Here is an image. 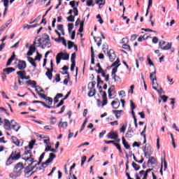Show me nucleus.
Returning <instances> with one entry per match:
<instances>
[{"mask_svg": "<svg viewBox=\"0 0 179 179\" xmlns=\"http://www.w3.org/2000/svg\"><path fill=\"white\" fill-rule=\"evenodd\" d=\"M29 156L31 157H25V158H24V160H25V162H28V166H30V168L31 169L32 171H34V173L35 171H37L38 170L41 171V169H40V168L41 166H40L38 168V166H40V162L34 160V159H33L31 157V154L29 155Z\"/></svg>", "mask_w": 179, "mask_h": 179, "instance_id": "nucleus-1", "label": "nucleus"}, {"mask_svg": "<svg viewBox=\"0 0 179 179\" xmlns=\"http://www.w3.org/2000/svg\"><path fill=\"white\" fill-rule=\"evenodd\" d=\"M55 157H57V155H55L54 153H50L49 155V158L45 161V162L41 164V167L39 168V169L41 170L42 172L45 171V168L48 167L50 163H51V162H52Z\"/></svg>", "mask_w": 179, "mask_h": 179, "instance_id": "nucleus-2", "label": "nucleus"}, {"mask_svg": "<svg viewBox=\"0 0 179 179\" xmlns=\"http://www.w3.org/2000/svg\"><path fill=\"white\" fill-rule=\"evenodd\" d=\"M68 61L69 59V54L66 52H59L56 55V63L58 65L61 63V60Z\"/></svg>", "mask_w": 179, "mask_h": 179, "instance_id": "nucleus-3", "label": "nucleus"}, {"mask_svg": "<svg viewBox=\"0 0 179 179\" xmlns=\"http://www.w3.org/2000/svg\"><path fill=\"white\" fill-rule=\"evenodd\" d=\"M23 169H24L23 164L19 162L15 166L13 171L14 173H17L18 176H22Z\"/></svg>", "mask_w": 179, "mask_h": 179, "instance_id": "nucleus-4", "label": "nucleus"}, {"mask_svg": "<svg viewBox=\"0 0 179 179\" xmlns=\"http://www.w3.org/2000/svg\"><path fill=\"white\" fill-rule=\"evenodd\" d=\"M166 44V41H161L159 43V48L161 50H163L164 51H167V50H170L171 48V43H168L165 46H163Z\"/></svg>", "mask_w": 179, "mask_h": 179, "instance_id": "nucleus-5", "label": "nucleus"}, {"mask_svg": "<svg viewBox=\"0 0 179 179\" xmlns=\"http://www.w3.org/2000/svg\"><path fill=\"white\" fill-rule=\"evenodd\" d=\"M51 47V41L48 35L45 36V39L43 41L42 48H50Z\"/></svg>", "mask_w": 179, "mask_h": 179, "instance_id": "nucleus-6", "label": "nucleus"}, {"mask_svg": "<svg viewBox=\"0 0 179 179\" xmlns=\"http://www.w3.org/2000/svg\"><path fill=\"white\" fill-rule=\"evenodd\" d=\"M24 177L25 178H29L31 176H32L34 173V171L30 168V166H27L24 170Z\"/></svg>", "mask_w": 179, "mask_h": 179, "instance_id": "nucleus-7", "label": "nucleus"}, {"mask_svg": "<svg viewBox=\"0 0 179 179\" xmlns=\"http://www.w3.org/2000/svg\"><path fill=\"white\" fill-rule=\"evenodd\" d=\"M112 66H115L112 70V75H111V76H113L116 75L115 73H117L118 66H120V60L117 59L115 62L113 63Z\"/></svg>", "mask_w": 179, "mask_h": 179, "instance_id": "nucleus-8", "label": "nucleus"}, {"mask_svg": "<svg viewBox=\"0 0 179 179\" xmlns=\"http://www.w3.org/2000/svg\"><path fill=\"white\" fill-rule=\"evenodd\" d=\"M107 55L111 62H113L115 58H117V56L115 55V52L113 50H107Z\"/></svg>", "mask_w": 179, "mask_h": 179, "instance_id": "nucleus-9", "label": "nucleus"}, {"mask_svg": "<svg viewBox=\"0 0 179 179\" xmlns=\"http://www.w3.org/2000/svg\"><path fill=\"white\" fill-rule=\"evenodd\" d=\"M11 128L14 129L15 132H19V130L20 129L21 127L19 123L16 122L15 120H11Z\"/></svg>", "mask_w": 179, "mask_h": 179, "instance_id": "nucleus-10", "label": "nucleus"}, {"mask_svg": "<svg viewBox=\"0 0 179 179\" xmlns=\"http://www.w3.org/2000/svg\"><path fill=\"white\" fill-rule=\"evenodd\" d=\"M108 139H117L118 138V132L111 130L107 135Z\"/></svg>", "mask_w": 179, "mask_h": 179, "instance_id": "nucleus-11", "label": "nucleus"}, {"mask_svg": "<svg viewBox=\"0 0 179 179\" xmlns=\"http://www.w3.org/2000/svg\"><path fill=\"white\" fill-rule=\"evenodd\" d=\"M162 164H161V169H160V174L161 176H163V166H164V171H166V169H167V162H166V157H164V162L163 158L161 159Z\"/></svg>", "mask_w": 179, "mask_h": 179, "instance_id": "nucleus-12", "label": "nucleus"}, {"mask_svg": "<svg viewBox=\"0 0 179 179\" xmlns=\"http://www.w3.org/2000/svg\"><path fill=\"white\" fill-rule=\"evenodd\" d=\"M12 122H10L8 119H4V124L3 127L5 129H7V131H10L12 129Z\"/></svg>", "mask_w": 179, "mask_h": 179, "instance_id": "nucleus-13", "label": "nucleus"}, {"mask_svg": "<svg viewBox=\"0 0 179 179\" xmlns=\"http://www.w3.org/2000/svg\"><path fill=\"white\" fill-rule=\"evenodd\" d=\"M27 66V65L26 64V62H24V61H20L17 64V68H18V69H20V71L26 69Z\"/></svg>", "mask_w": 179, "mask_h": 179, "instance_id": "nucleus-14", "label": "nucleus"}, {"mask_svg": "<svg viewBox=\"0 0 179 179\" xmlns=\"http://www.w3.org/2000/svg\"><path fill=\"white\" fill-rule=\"evenodd\" d=\"M11 160H19L20 159V152H14L10 155Z\"/></svg>", "mask_w": 179, "mask_h": 179, "instance_id": "nucleus-15", "label": "nucleus"}, {"mask_svg": "<svg viewBox=\"0 0 179 179\" xmlns=\"http://www.w3.org/2000/svg\"><path fill=\"white\" fill-rule=\"evenodd\" d=\"M120 104H121V103L120 102V101L118 99L113 101L111 103V106H112L113 108H115V110L120 108Z\"/></svg>", "mask_w": 179, "mask_h": 179, "instance_id": "nucleus-16", "label": "nucleus"}, {"mask_svg": "<svg viewBox=\"0 0 179 179\" xmlns=\"http://www.w3.org/2000/svg\"><path fill=\"white\" fill-rule=\"evenodd\" d=\"M11 22H12V20H10L8 22H6L5 24L2 25L0 27V35L2 34L3 31H5V29H6V27H8V26H9V24H10Z\"/></svg>", "mask_w": 179, "mask_h": 179, "instance_id": "nucleus-17", "label": "nucleus"}, {"mask_svg": "<svg viewBox=\"0 0 179 179\" xmlns=\"http://www.w3.org/2000/svg\"><path fill=\"white\" fill-rule=\"evenodd\" d=\"M68 127V122H62V119H61L60 122L58 124L59 128H62L63 129H66Z\"/></svg>", "mask_w": 179, "mask_h": 179, "instance_id": "nucleus-18", "label": "nucleus"}, {"mask_svg": "<svg viewBox=\"0 0 179 179\" xmlns=\"http://www.w3.org/2000/svg\"><path fill=\"white\" fill-rule=\"evenodd\" d=\"M55 41H57V43H61V41H62V44L64 45V47H66L67 44H66V41H65V38L62 37L61 35L59 36V38H56L55 39Z\"/></svg>", "mask_w": 179, "mask_h": 179, "instance_id": "nucleus-19", "label": "nucleus"}, {"mask_svg": "<svg viewBox=\"0 0 179 179\" xmlns=\"http://www.w3.org/2000/svg\"><path fill=\"white\" fill-rule=\"evenodd\" d=\"M150 171H152V169H147L146 171H141L139 172V174L141 176H143V178H148V173H150Z\"/></svg>", "mask_w": 179, "mask_h": 179, "instance_id": "nucleus-20", "label": "nucleus"}, {"mask_svg": "<svg viewBox=\"0 0 179 179\" xmlns=\"http://www.w3.org/2000/svg\"><path fill=\"white\" fill-rule=\"evenodd\" d=\"M73 12L74 16H78L79 15V10H78V8H73V10H69L68 15L72 16V13Z\"/></svg>", "mask_w": 179, "mask_h": 179, "instance_id": "nucleus-21", "label": "nucleus"}, {"mask_svg": "<svg viewBox=\"0 0 179 179\" xmlns=\"http://www.w3.org/2000/svg\"><path fill=\"white\" fill-rule=\"evenodd\" d=\"M27 59L29 62L34 66V68H36L37 64H36V59H33V57H28Z\"/></svg>", "mask_w": 179, "mask_h": 179, "instance_id": "nucleus-22", "label": "nucleus"}, {"mask_svg": "<svg viewBox=\"0 0 179 179\" xmlns=\"http://www.w3.org/2000/svg\"><path fill=\"white\" fill-rule=\"evenodd\" d=\"M3 72H6V73H7V75H9V73H12V72H15V68L13 67H8L4 69Z\"/></svg>", "mask_w": 179, "mask_h": 179, "instance_id": "nucleus-23", "label": "nucleus"}, {"mask_svg": "<svg viewBox=\"0 0 179 179\" xmlns=\"http://www.w3.org/2000/svg\"><path fill=\"white\" fill-rule=\"evenodd\" d=\"M122 141L125 149H127V150L131 149V145L128 144V142H127V140H125V138L122 137Z\"/></svg>", "mask_w": 179, "mask_h": 179, "instance_id": "nucleus-24", "label": "nucleus"}, {"mask_svg": "<svg viewBox=\"0 0 179 179\" xmlns=\"http://www.w3.org/2000/svg\"><path fill=\"white\" fill-rule=\"evenodd\" d=\"M45 75L46 76H48V79L51 80V79H52V70L47 69V72Z\"/></svg>", "mask_w": 179, "mask_h": 179, "instance_id": "nucleus-25", "label": "nucleus"}, {"mask_svg": "<svg viewBox=\"0 0 179 179\" xmlns=\"http://www.w3.org/2000/svg\"><path fill=\"white\" fill-rule=\"evenodd\" d=\"M11 139L14 145H16L17 146H19L20 145V141H19V139H17V138H16L15 136H12Z\"/></svg>", "mask_w": 179, "mask_h": 179, "instance_id": "nucleus-26", "label": "nucleus"}, {"mask_svg": "<svg viewBox=\"0 0 179 179\" xmlns=\"http://www.w3.org/2000/svg\"><path fill=\"white\" fill-rule=\"evenodd\" d=\"M150 80H155L157 82V78H156V69H155V71L150 74Z\"/></svg>", "mask_w": 179, "mask_h": 179, "instance_id": "nucleus-27", "label": "nucleus"}, {"mask_svg": "<svg viewBox=\"0 0 179 179\" xmlns=\"http://www.w3.org/2000/svg\"><path fill=\"white\" fill-rule=\"evenodd\" d=\"M96 68L97 69H96V71L97 73H101L102 75V73H104V71H103V69H101V66H100V63L96 64Z\"/></svg>", "mask_w": 179, "mask_h": 179, "instance_id": "nucleus-28", "label": "nucleus"}, {"mask_svg": "<svg viewBox=\"0 0 179 179\" xmlns=\"http://www.w3.org/2000/svg\"><path fill=\"white\" fill-rule=\"evenodd\" d=\"M112 113L115 114L116 118H120V115L122 114L123 111L120 110H112Z\"/></svg>", "mask_w": 179, "mask_h": 179, "instance_id": "nucleus-29", "label": "nucleus"}, {"mask_svg": "<svg viewBox=\"0 0 179 179\" xmlns=\"http://www.w3.org/2000/svg\"><path fill=\"white\" fill-rule=\"evenodd\" d=\"M17 75L19 76L18 78H20V79H22V78H24L25 75H26V71H20L17 72Z\"/></svg>", "mask_w": 179, "mask_h": 179, "instance_id": "nucleus-30", "label": "nucleus"}, {"mask_svg": "<svg viewBox=\"0 0 179 179\" xmlns=\"http://www.w3.org/2000/svg\"><path fill=\"white\" fill-rule=\"evenodd\" d=\"M94 40L95 43H96V45L98 47H100V45H101V38L100 37L96 38V36H94Z\"/></svg>", "mask_w": 179, "mask_h": 179, "instance_id": "nucleus-31", "label": "nucleus"}, {"mask_svg": "<svg viewBox=\"0 0 179 179\" xmlns=\"http://www.w3.org/2000/svg\"><path fill=\"white\" fill-rule=\"evenodd\" d=\"M112 79H113L115 83H120L121 82V78L117 75L112 76Z\"/></svg>", "mask_w": 179, "mask_h": 179, "instance_id": "nucleus-32", "label": "nucleus"}, {"mask_svg": "<svg viewBox=\"0 0 179 179\" xmlns=\"http://www.w3.org/2000/svg\"><path fill=\"white\" fill-rule=\"evenodd\" d=\"M94 94H96V89L92 87L90 90V92L88 93V96H89V97H93V96H94Z\"/></svg>", "mask_w": 179, "mask_h": 179, "instance_id": "nucleus-33", "label": "nucleus"}, {"mask_svg": "<svg viewBox=\"0 0 179 179\" xmlns=\"http://www.w3.org/2000/svg\"><path fill=\"white\" fill-rule=\"evenodd\" d=\"M27 85H29L31 86L34 88L37 87V86H36V81H34V80H28V81H27Z\"/></svg>", "mask_w": 179, "mask_h": 179, "instance_id": "nucleus-34", "label": "nucleus"}, {"mask_svg": "<svg viewBox=\"0 0 179 179\" xmlns=\"http://www.w3.org/2000/svg\"><path fill=\"white\" fill-rule=\"evenodd\" d=\"M9 177L10 178L16 179L17 177H20V175H18L17 173H15V171H13V173H10Z\"/></svg>", "mask_w": 179, "mask_h": 179, "instance_id": "nucleus-35", "label": "nucleus"}, {"mask_svg": "<svg viewBox=\"0 0 179 179\" xmlns=\"http://www.w3.org/2000/svg\"><path fill=\"white\" fill-rule=\"evenodd\" d=\"M152 85V89L154 90H157V87H159V84H157V82L156 80H151Z\"/></svg>", "mask_w": 179, "mask_h": 179, "instance_id": "nucleus-36", "label": "nucleus"}, {"mask_svg": "<svg viewBox=\"0 0 179 179\" xmlns=\"http://www.w3.org/2000/svg\"><path fill=\"white\" fill-rule=\"evenodd\" d=\"M75 47V49L76 50L78 48V47L76 45H75V44L73 43V42L69 41L68 42V48L69 50H71V48H72V47Z\"/></svg>", "mask_w": 179, "mask_h": 179, "instance_id": "nucleus-37", "label": "nucleus"}, {"mask_svg": "<svg viewBox=\"0 0 179 179\" xmlns=\"http://www.w3.org/2000/svg\"><path fill=\"white\" fill-rule=\"evenodd\" d=\"M131 165H132V167L134 169V170H136V171L141 169V166L135 162H132Z\"/></svg>", "mask_w": 179, "mask_h": 179, "instance_id": "nucleus-38", "label": "nucleus"}, {"mask_svg": "<svg viewBox=\"0 0 179 179\" xmlns=\"http://www.w3.org/2000/svg\"><path fill=\"white\" fill-rule=\"evenodd\" d=\"M69 5H71V8H73H73H76V7H75L76 5L77 6H79V3L76 2L75 1H71L69 2Z\"/></svg>", "mask_w": 179, "mask_h": 179, "instance_id": "nucleus-39", "label": "nucleus"}, {"mask_svg": "<svg viewBox=\"0 0 179 179\" xmlns=\"http://www.w3.org/2000/svg\"><path fill=\"white\" fill-rule=\"evenodd\" d=\"M96 4L99 5V8H101V5H105L106 1L104 0H96L95 2Z\"/></svg>", "mask_w": 179, "mask_h": 179, "instance_id": "nucleus-40", "label": "nucleus"}, {"mask_svg": "<svg viewBox=\"0 0 179 179\" xmlns=\"http://www.w3.org/2000/svg\"><path fill=\"white\" fill-rule=\"evenodd\" d=\"M36 91L37 92L39 97H41V99H43V100H45L47 99V96H45V94L40 93V92H38L37 89H36Z\"/></svg>", "mask_w": 179, "mask_h": 179, "instance_id": "nucleus-41", "label": "nucleus"}, {"mask_svg": "<svg viewBox=\"0 0 179 179\" xmlns=\"http://www.w3.org/2000/svg\"><path fill=\"white\" fill-rule=\"evenodd\" d=\"M34 45L36 47H40L41 45V38H38V40L34 42Z\"/></svg>", "mask_w": 179, "mask_h": 179, "instance_id": "nucleus-42", "label": "nucleus"}, {"mask_svg": "<svg viewBox=\"0 0 179 179\" xmlns=\"http://www.w3.org/2000/svg\"><path fill=\"white\" fill-rule=\"evenodd\" d=\"M148 163H150V164H156V159L155 157H151L148 160Z\"/></svg>", "mask_w": 179, "mask_h": 179, "instance_id": "nucleus-43", "label": "nucleus"}, {"mask_svg": "<svg viewBox=\"0 0 179 179\" xmlns=\"http://www.w3.org/2000/svg\"><path fill=\"white\" fill-rule=\"evenodd\" d=\"M37 55L35 57V61H41V57H43L39 52L38 51L36 52Z\"/></svg>", "mask_w": 179, "mask_h": 179, "instance_id": "nucleus-44", "label": "nucleus"}, {"mask_svg": "<svg viewBox=\"0 0 179 179\" xmlns=\"http://www.w3.org/2000/svg\"><path fill=\"white\" fill-rule=\"evenodd\" d=\"M50 124L52 125H55V124H57V119H56V117H50Z\"/></svg>", "mask_w": 179, "mask_h": 179, "instance_id": "nucleus-45", "label": "nucleus"}, {"mask_svg": "<svg viewBox=\"0 0 179 179\" xmlns=\"http://www.w3.org/2000/svg\"><path fill=\"white\" fill-rule=\"evenodd\" d=\"M125 131H127V125H122V127L120 129V132L121 134H124Z\"/></svg>", "mask_w": 179, "mask_h": 179, "instance_id": "nucleus-46", "label": "nucleus"}, {"mask_svg": "<svg viewBox=\"0 0 179 179\" xmlns=\"http://www.w3.org/2000/svg\"><path fill=\"white\" fill-rule=\"evenodd\" d=\"M45 101L49 106H51V104H52V98L47 96Z\"/></svg>", "mask_w": 179, "mask_h": 179, "instance_id": "nucleus-47", "label": "nucleus"}, {"mask_svg": "<svg viewBox=\"0 0 179 179\" xmlns=\"http://www.w3.org/2000/svg\"><path fill=\"white\" fill-rule=\"evenodd\" d=\"M114 145L116 146L117 150H119L120 153H122V150L121 149V145L117 143H114Z\"/></svg>", "mask_w": 179, "mask_h": 179, "instance_id": "nucleus-48", "label": "nucleus"}, {"mask_svg": "<svg viewBox=\"0 0 179 179\" xmlns=\"http://www.w3.org/2000/svg\"><path fill=\"white\" fill-rule=\"evenodd\" d=\"M148 64L150 66H153L155 69H156V67L155 66V64H153V62H152V59H150V57H148Z\"/></svg>", "mask_w": 179, "mask_h": 179, "instance_id": "nucleus-49", "label": "nucleus"}, {"mask_svg": "<svg viewBox=\"0 0 179 179\" xmlns=\"http://www.w3.org/2000/svg\"><path fill=\"white\" fill-rule=\"evenodd\" d=\"M96 19H98V22H99L100 24H103V19H101V16L100 15V14H98L96 15Z\"/></svg>", "mask_w": 179, "mask_h": 179, "instance_id": "nucleus-50", "label": "nucleus"}, {"mask_svg": "<svg viewBox=\"0 0 179 179\" xmlns=\"http://www.w3.org/2000/svg\"><path fill=\"white\" fill-rule=\"evenodd\" d=\"M159 94H163V88L160 86L157 87V90H155Z\"/></svg>", "mask_w": 179, "mask_h": 179, "instance_id": "nucleus-51", "label": "nucleus"}, {"mask_svg": "<svg viewBox=\"0 0 179 179\" xmlns=\"http://www.w3.org/2000/svg\"><path fill=\"white\" fill-rule=\"evenodd\" d=\"M68 22H75V17L73 15H70L67 17Z\"/></svg>", "mask_w": 179, "mask_h": 179, "instance_id": "nucleus-52", "label": "nucleus"}, {"mask_svg": "<svg viewBox=\"0 0 179 179\" xmlns=\"http://www.w3.org/2000/svg\"><path fill=\"white\" fill-rule=\"evenodd\" d=\"M68 27H69V33H71L73 29V24L72 23H69L68 24Z\"/></svg>", "mask_w": 179, "mask_h": 179, "instance_id": "nucleus-53", "label": "nucleus"}, {"mask_svg": "<svg viewBox=\"0 0 179 179\" xmlns=\"http://www.w3.org/2000/svg\"><path fill=\"white\" fill-rule=\"evenodd\" d=\"M87 6H94V4L93 3V0L87 1Z\"/></svg>", "mask_w": 179, "mask_h": 179, "instance_id": "nucleus-54", "label": "nucleus"}, {"mask_svg": "<svg viewBox=\"0 0 179 179\" xmlns=\"http://www.w3.org/2000/svg\"><path fill=\"white\" fill-rule=\"evenodd\" d=\"M101 76H103V78H104L106 82H108V79H109L108 75H106V73H103L101 74Z\"/></svg>", "mask_w": 179, "mask_h": 179, "instance_id": "nucleus-55", "label": "nucleus"}, {"mask_svg": "<svg viewBox=\"0 0 179 179\" xmlns=\"http://www.w3.org/2000/svg\"><path fill=\"white\" fill-rule=\"evenodd\" d=\"M130 107L131 110H135V108H136V106H135V103H134V101H132V100H130Z\"/></svg>", "mask_w": 179, "mask_h": 179, "instance_id": "nucleus-56", "label": "nucleus"}, {"mask_svg": "<svg viewBox=\"0 0 179 179\" xmlns=\"http://www.w3.org/2000/svg\"><path fill=\"white\" fill-rule=\"evenodd\" d=\"M166 79L170 83L169 85H174V81H173V78H170V76H167Z\"/></svg>", "mask_w": 179, "mask_h": 179, "instance_id": "nucleus-57", "label": "nucleus"}, {"mask_svg": "<svg viewBox=\"0 0 179 179\" xmlns=\"http://www.w3.org/2000/svg\"><path fill=\"white\" fill-rule=\"evenodd\" d=\"M23 29H24V30H26V29H27L29 30V29H31V25H29L27 24H24L23 25Z\"/></svg>", "mask_w": 179, "mask_h": 179, "instance_id": "nucleus-58", "label": "nucleus"}, {"mask_svg": "<svg viewBox=\"0 0 179 179\" xmlns=\"http://www.w3.org/2000/svg\"><path fill=\"white\" fill-rule=\"evenodd\" d=\"M133 148H139L141 146V143H138L136 141H135L133 145H132Z\"/></svg>", "mask_w": 179, "mask_h": 179, "instance_id": "nucleus-59", "label": "nucleus"}, {"mask_svg": "<svg viewBox=\"0 0 179 179\" xmlns=\"http://www.w3.org/2000/svg\"><path fill=\"white\" fill-rule=\"evenodd\" d=\"M36 141L32 140L29 144V149H31L33 148V146H34V143H35Z\"/></svg>", "mask_w": 179, "mask_h": 179, "instance_id": "nucleus-60", "label": "nucleus"}, {"mask_svg": "<svg viewBox=\"0 0 179 179\" xmlns=\"http://www.w3.org/2000/svg\"><path fill=\"white\" fill-rule=\"evenodd\" d=\"M160 97L161 99H162L164 103H166V101H167V99H169V97L165 95H161Z\"/></svg>", "mask_w": 179, "mask_h": 179, "instance_id": "nucleus-61", "label": "nucleus"}, {"mask_svg": "<svg viewBox=\"0 0 179 179\" xmlns=\"http://www.w3.org/2000/svg\"><path fill=\"white\" fill-rule=\"evenodd\" d=\"M75 58H76V54L73 53L71 55V62H75Z\"/></svg>", "mask_w": 179, "mask_h": 179, "instance_id": "nucleus-62", "label": "nucleus"}, {"mask_svg": "<svg viewBox=\"0 0 179 179\" xmlns=\"http://www.w3.org/2000/svg\"><path fill=\"white\" fill-rule=\"evenodd\" d=\"M129 41L128 38H123L122 40V44H127Z\"/></svg>", "mask_w": 179, "mask_h": 179, "instance_id": "nucleus-63", "label": "nucleus"}, {"mask_svg": "<svg viewBox=\"0 0 179 179\" xmlns=\"http://www.w3.org/2000/svg\"><path fill=\"white\" fill-rule=\"evenodd\" d=\"M133 135L131 134V131H128L126 134V137L127 138H132Z\"/></svg>", "mask_w": 179, "mask_h": 179, "instance_id": "nucleus-64", "label": "nucleus"}]
</instances>
